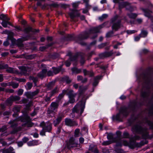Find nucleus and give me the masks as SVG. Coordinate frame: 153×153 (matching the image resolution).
I'll use <instances>...</instances> for the list:
<instances>
[{"instance_id":"nucleus-56","label":"nucleus","mask_w":153,"mask_h":153,"mask_svg":"<svg viewBox=\"0 0 153 153\" xmlns=\"http://www.w3.org/2000/svg\"><path fill=\"white\" fill-rule=\"evenodd\" d=\"M75 97H69V100L68 101V102L70 103H74L75 102V99L74 98Z\"/></svg>"},{"instance_id":"nucleus-61","label":"nucleus","mask_w":153,"mask_h":153,"mask_svg":"<svg viewBox=\"0 0 153 153\" xmlns=\"http://www.w3.org/2000/svg\"><path fill=\"white\" fill-rule=\"evenodd\" d=\"M6 129V127L5 126H3L1 128H0V132H5Z\"/></svg>"},{"instance_id":"nucleus-46","label":"nucleus","mask_w":153,"mask_h":153,"mask_svg":"<svg viewBox=\"0 0 153 153\" xmlns=\"http://www.w3.org/2000/svg\"><path fill=\"white\" fill-rule=\"evenodd\" d=\"M0 85L1 86L4 87H6L7 86H10V82L7 83L2 82L0 83Z\"/></svg>"},{"instance_id":"nucleus-48","label":"nucleus","mask_w":153,"mask_h":153,"mask_svg":"<svg viewBox=\"0 0 153 153\" xmlns=\"http://www.w3.org/2000/svg\"><path fill=\"white\" fill-rule=\"evenodd\" d=\"M107 137L108 139L109 140H112V142H114V141L113 140V137L112 134H109L107 135Z\"/></svg>"},{"instance_id":"nucleus-59","label":"nucleus","mask_w":153,"mask_h":153,"mask_svg":"<svg viewBox=\"0 0 153 153\" xmlns=\"http://www.w3.org/2000/svg\"><path fill=\"white\" fill-rule=\"evenodd\" d=\"M106 43H102L98 46L99 48L101 49L103 48L107 45Z\"/></svg>"},{"instance_id":"nucleus-10","label":"nucleus","mask_w":153,"mask_h":153,"mask_svg":"<svg viewBox=\"0 0 153 153\" xmlns=\"http://www.w3.org/2000/svg\"><path fill=\"white\" fill-rule=\"evenodd\" d=\"M16 121V120H11L9 123V124L11 125V127L14 128L13 131H12V133L13 134H14L16 133L21 129L20 128L17 127L18 124Z\"/></svg>"},{"instance_id":"nucleus-16","label":"nucleus","mask_w":153,"mask_h":153,"mask_svg":"<svg viewBox=\"0 0 153 153\" xmlns=\"http://www.w3.org/2000/svg\"><path fill=\"white\" fill-rule=\"evenodd\" d=\"M66 125L69 126H77V123L75 121H73L69 118H66L65 120Z\"/></svg>"},{"instance_id":"nucleus-26","label":"nucleus","mask_w":153,"mask_h":153,"mask_svg":"<svg viewBox=\"0 0 153 153\" xmlns=\"http://www.w3.org/2000/svg\"><path fill=\"white\" fill-rule=\"evenodd\" d=\"M55 82H49L46 85L48 90H51L55 85Z\"/></svg>"},{"instance_id":"nucleus-38","label":"nucleus","mask_w":153,"mask_h":153,"mask_svg":"<svg viewBox=\"0 0 153 153\" xmlns=\"http://www.w3.org/2000/svg\"><path fill=\"white\" fill-rule=\"evenodd\" d=\"M20 69L21 70V72L22 73L25 74L27 72V69L25 67H21Z\"/></svg>"},{"instance_id":"nucleus-18","label":"nucleus","mask_w":153,"mask_h":153,"mask_svg":"<svg viewBox=\"0 0 153 153\" xmlns=\"http://www.w3.org/2000/svg\"><path fill=\"white\" fill-rule=\"evenodd\" d=\"M66 94L68 95V97H75L77 95V93L74 92V91L72 90L67 89Z\"/></svg>"},{"instance_id":"nucleus-34","label":"nucleus","mask_w":153,"mask_h":153,"mask_svg":"<svg viewBox=\"0 0 153 153\" xmlns=\"http://www.w3.org/2000/svg\"><path fill=\"white\" fill-rule=\"evenodd\" d=\"M10 86H11L13 88H17L19 86V85L18 83H15L14 82H10Z\"/></svg>"},{"instance_id":"nucleus-7","label":"nucleus","mask_w":153,"mask_h":153,"mask_svg":"<svg viewBox=\"0 0 153 153\" xmlns=\"http://www.w3.org/2000/svg\"><path fill=\"white\" fill-rule=\"evenodd\" d=\"M59 102H52L50 107L48 108L47 111V114H53L54 112V111H56L59 106Z\"/></svg>"},{"instance_id":"nucleus-57","label":"nucleus","mask_w":153,"mask_h":153,"mask_svg":"<svg viewBox=\"0 0 153 153\" xmlns=\"http://www.w3.org/2000/svg\"><path fill=\"white\" fill-rule=\"evenodd\" d=\"M64 80L68 83H69L71 82V80L70 79L68 76H65L64 77Z\"/></svg>"},{"instance_id":"nucleus-36","label":"nucleus","mask_w":153,"mask_h":153,"mask_svg":"<svg viewBox=\"0 0 153 153\" xmlns=\"http://www.w3.org/2000/svg\"><path fill=\"white\" fill-rule=\"evenodd\" d=\"M29 78L30 80H31L33 81V82L36 85V82L38 81V78L36 77H34L33 76H29Z\"/></svg>"},{"instance_id":"nucleus-28","label":"nucleus","mask_w":153,"mask_h":153,"mask_svg":"<svg viewBox=\"0 0 153 153\" xmlns=\"http://www.w3.org/2000/svg\"><path fill=\"white\" fill-rule=\"evenodd\" d=\"M127 15L129 18L132 19H135L137 16V14L132 13H128Z\"/></svg>"},{"instance_id":"nucleus-39","label":"nucleus","mask_w":153,"mask_h":153,"mask_svg":"<svg viewBox=\"0 0 153 153\" xmlns=\"http://www.w3.org/2000/svg\"><path fill=\"white\" fill-rule=\"evenodd\" d=\"M147 32L146 31L144 30H142L140 35L141 37H145L147 36Z\"/></svg>"},{"instance_id":"nucleus-35","label":"nucleus","mask_w":153,"mask_h":153,"mask_svg":"<svg viewBox=\"0 0 153 153\" xmlns=\"http://www.w3.org/2000/svg\"><path fill=\"white\" fill-rule=\"evenodd\" d=\"M114 34L113 30L110 31L108 32L106 35V38H109L113 36Z\"/></svg>"},{"instance_id":"nucleus-64","label":"nucleus","mask_w":153,"mask_h":153,"mask_svg":"<svg viewBox=\"0 0 153 153\" xmlns=\"http://www.w3.org/2000/svg\"><path fill=\"white\" fill-rule=\"evenodd\" d=\"M141 96L143 97H145L146 96H148V93L145 92H142L141 93Z\"/></svg>"},{"instance_id":"nucleus-4","label":"nucleus","mask_w":153,"mask_h":153,"mask_svg":"<svg viewBox=\"0 0 153 153\" xmlns=\"http://www.w3.org/2000/svg\"><path fill=\"white\" fill-rule=\"evenodd\" d=\"M123 143L124 145L126 146H128L131 149H134L136 147H140L144 144L147 143H143V142H141L139 143H135L133 138H130V141L129 143L126 140H123Z\"/></svg>"},{"instance_id":"nucleus-9","label":"nucleus","mask_w":153,"mask_h":153,"mask_svg":"<svg viewBox=\"0 0 153 153\" xmlns=\"http://www.w3.org/2000/svg\"><path fill=\"white\" fill-rule=\"evenodd\" d=\"M108 24V22H105L97 27L92 28L90 30L89 32L88 33L89 34L90 33L99 32L100 29L104 27L107 26Z\"/></svg>"},{"instance_id":"nucleus-23","label":"nucleus","mask_w":153,"mask_h":153,"mask_svg":"<svg viewBox=\"0 0 153 153\" xmlns=\"http://www.w3.org/2000/svg\"><path fill=\"white\" fill-rule=\"evenodd\" d=\"M13 149L12 147H10L9 149H1L0 150V152H2V153H15L12 152Z\"/></svg>"},{"instance_id":"nucleus-58","label":"nucleus","mask_w":153,"mask_h":153,"mask_svg":"<svg viewBox=\"0 0 153 153\" xmlns=\"http://www.w3.org/2000/svg\"><path fill=\"white\" fill-rule=\"evenodd\" d=\"M60 5L62 8L65 9L67 7H68L70 6V5L69 4H60Z\"/></svg>"},{"instance_id":"nucleus-25","label":"nucleus","mask_w":153,"mask_h":153,"mask_svg":"<svg viewBox=\"0 0 153 153\" xmlns=\"http://www.w3.org/2000/svg\"><path fill=\"white\" fill-rule=\"evenodd\" d=\"M83 72L84 75H89L90 76H94V74L92 71H88L86 69L83 70Z\"/></svg>"},{"instance_id":"nucleus-2","label":"nucleus","mask_w":153,"mask_h":153,"mask_svg":"<svg viewBox=\"0 0 153 153\" xmlns=\"http://www.w3.org/2000/svg\"><path fill=\"white\" fill-rule=\"evenodd\" d=\"M111 22L112 24L111 28L113 30L117 31L120 28L121 20L119 19L118 16H116L112 18Z\"/></svg>"},{"instance_id":"nucleus-29","label":"nucleus","mask_w":153,"mask_h":153,"mask_svg":"<svg viewBox=\"0 0 153 153\" xmlns=\"http://www.w3.org/2000/svg\"><path fill=\"white\" fill-rule=\"evenodd\" d=\"M71 71L73 73L76 74L80 73L82 71V70L81 69H79L75 67L72 68Z\"/></svg>"},{"instance_id":"nucleus-20","label":"nucleus","mask_w":153,"mask_h":153,"mask_svg":"<svg viewBox=\"0 0 153 153\" xmlns=\"http://www.w3.org/2000/svg\"><path fill=\"white\" fill-rule=\"evenodd\" d=\"M7 68L5 69L7 72L11 73L19 74V72L17 71L14 70L12 68L9 67L7 65Z\"/></svg>"},{"instance_id":"nucleus-8","label":"nucleus","mask_w":153,"mask_h":153,"mask_svg":"<svg viewBox=\"0 0 153 153\" xmlns=\"http://www.w3.org/2000/svg\"><path fill=\"white\" fill-rule=\"evenodd\" d=\"M78 145L77 141H76L75 139L73 137L70 138L66 145L67 147L69 149L77 147Z\"/></svg>"},{"instance_id":"nucleus-43","label":"nucleus","mask_w":153,"mask_h":153,"mask_svg":"<svg viewBox=\"0 0 153 153\" xmlns=\"http://www.w3.org/2000/svg\"><path fill=\"white\" fill-rule=\"evenodd\" d=\"M79 132L80 130L79 128H77L75 130L74 136L75 137H78L79 136Z\"/></svg>"},{"instance_id":"nucleus-41","label":"nucleus","mask_w":153,"mask_h":153,"mask_svg":"<svg viewBox=\"0 0 153 153\" xmlns=\"http://www.w3.org/2000/svg\"><path fill=\"white\" fill-rule=\"evenodd\" d=\"M108 17V15L107 14H103L101 17L99 18V19L100 21H102L104 19H105Z\"/></svg>"},{"instance_id":"nucleus-49","label":"nucleus","mask_w":153,"mask_h":153,"mask_svg":"<svg viewBox=\"0 0 153 153\" xmlns=\"http://www.w3.org/2000/svg\"><path fill=\"white\" fill-rule=\"evenodd\" d=\"M115 151L117 153H125L123 150L120 149L116 148Z\"/></svg>"},{"instance_id":"nucleus-42","label":"nucleus","mask_w":153,"mask_h":153,"mask_svg":"<svg viewBox=\"0 0 153 153\" xmlns=\"http://www.w3.org/2000/svg\"><path fill=\"white\" fill-rule=\"evenodd\" d=\"M7 64L4 63L0 64V69H4L7 68Z\"/></svg>"},{"instance_id":"nucleus-50","label":"nucleus","mask_w":153,"mask_h":153,"mask_svg":"<svg viewBox=\"0 0 153 153\" xmlns=\"http://www.w3.org/2000/svg\"><path fill=\"white\" fill-rule=\"evenodd\" d=\"M11 97L12 99L14 101H15L19 100L20 99V97L17 96H11Z\"/></svg>"},{"instance_id":"nucleus-17","label":"nucleus","mask_w":153,"mask_h":153,"mask_svg":"<svg viewBox=\"0 0 153 153\" xmlns=\"http://www.w3.org/2000/svg\"><path fill=\"white\" fill-rule=\"evenodd\" d=\"M88 85L84 86L83 85H80L79 87L78 90L79 94V95L83 94L84 92L88 89Z\"/></svg>"},{"instance_id":"nucleus-3","label":"nucleus","mask_w":153,"mask_h":153,"mask_svg":"<svg viewBox=\"0 0 153 153\" xmlns=\"http://www.w3.org/2000/svg\"><path fill=\"white\" fill-rule=\"evenodd\" d=\"M129 113L128 108L123 107L120 108V113L117 114L116 115H114L112 117L113 120H115L119 121H122V118L120 116V114H122L124 116H127Z\"/></svg>"},{"instance_id":"nucleus-32","label":"nucleus","mask_w":153,"mask_h":153,"mask_svg":"<svg viewBox=\"0 0 153 153\" xmlns=\"http://www.w3.org/2000/svg\"><path fill=\"white\" fill-rule=\"evenodd\" d=\"M1 24L2 26L4 27H7V25L8 24L11 26H13L11 23L7 21H3L1 23Z\"/></svg>"},{"instance_id":"nucleus-14","label":"nucleus","mask_w":153,"mask_h":153,"mask_svg":"<svg viewBox=\"0 0 153 153\" xmlns=\"http://www.w3.org/2000/svg\"><path fill=\"white\" fill-rule=\"evenodd\" d=\"M124 7H126V9L127 10L131 11L133 10L132 7L130 5H129L128 3L127 2H125L119 4V8L120 10Z\"/></svg>"},{"instance_id":"nucleus-1","label":"nucleus","mask_w":153,"mask_h":153,"mask_svg":"<svg viewBox=\"0 0 153 153\" xmlns=\"http://www.w3.org/2000/svg\"><path fill=\"white\" fill-rule=\"evenodd\" d=\"M132 129L133 132L141 134L143 138L148 137V132L146 128H143L140 126L136 125L132 127Z\"/></svg>"},{"instance_id":"nucleus-55","label":"nucleus","mask_w":153,"mask_h":153,"mask_svg":"<svg viewBox=\"0 0 153 153\" xmlns=\"http://www.w3.org/2000/svg\"><path fill=\"white\" fill-rule=\"evenodd\" d=\"M31 30L32 28L31 27H28L26 28L24 30V31L26 33H28L29 32L31 31Z\"/></svg>"},{"instance_id":"nucleus-24","label":"nucleus","mask_w":153,"mask_h":153,"mask_svg":"<svg viewBox=\"0 0 153 153\" xmlns=\"http://www.w3.org/2000/svg\"><path fill=\"white\" fill-rule=\"evenodd\" d=\"M66 91L65 90H64L62 91V93L59 94L58 96L57 97V99L58 102H59L62 99L63 97L65 94H66Z\"/></svg>"},{"instance_id":"nucleus-15","label":"nucleus","mask_w":153,"mask_h":153,"mask_svg":"<svg viewBox=\"0 0 153 153\" xmlns=\"http://www.w3.org/2000/svg\"><path fill=\"white\" fill-rule=\"evenodd\" d=\"M64 117V115L62 114H59L57 118L53 121V123L54 126H56L59 124L61 121L62 119Z\"/></svg>"},{"instance_id":"nucleus-51","label":"nucleus","mask_w":153,"mask_h":153,"mask_svg":"<svg viewBox=\"0 0 153 153\" xmlns=\"http://www.w3.org/2000/svg\"><path fill=\"white\" fill-rule=\"evenodd\" d=\"M112 142L111 141H107L103 142L102 144L104 146H106L111 144Z\"/></svg>"},{"instance_id":"nucleus-27","label":"nucleus","mask_w":153,"mask_h":153,"mask_svg":"<svg viewBox=\"0 0 153 153\" xmlns=\"http://www.w3.org/2000/svg\"><path fill=\"white\" fill-rule=\"evenodd\" d=\"M61 66L59 67L58 68L53 67L52 69L53 71V73L55 74L58 73L61 69Z\"/></svg>"},{"instance_id":"nucleus-11","label":"nucleus","mask_w":153,"mask_h":153,"mask_svg":"<svg viewBox=\"0 0 153 153\" xmlns=\"http://www.w3.org/2000/svg\"><path fill=\"white\" fill-rule=\"evenodd\" d=\"M81 102H79V103L76 105L73 108L72 113H78L80 109L81 110L80 114H81L83 112L84 108V106L81 104Z\"/></svg>"},{"instance_id":"nucleus-60","label":"nucleus","mask_w":153,"mask_h":153,"mask_svg":"<svg viewBox=\"0 0 153 153\" xmlns=\"http://www.w3.org/2000/svg\"><path fill=\"white\" fill-rule=\"evenodd\" d=\"M26 126L27 127H31L33 125V124L30 121L27 122L26 124Z\"/></svg>"},{"instance_id":"nucleus-44","label":"nucleus","mask_w":153,"mask_h":153,"mask_svg":"<svg viewBox=\"0 0 153 153\" xmlns=\"http://www.w3.org/2000/svg\"><path fill=\"white\" fill-rule=\"evenodd\" d=\"M78 55L77 54H76L70 58V59L71 61H73L75 60L78 57Z\"/></svg>"},{"instance_id":"nucleus-19","label":"nucleus","mask_w":153,"mask_h":153,"mask_svg":"<svg viewBox=\"0 0 153 153\" xmlns=\"http://www.w3.org/2000/svg\"><path fill=\"white\" fill-rule=\"evenodd\" d=\"M47 71L46 69H42L41 71L37 74L38 77L41 79H42L44 77L46 76Z\"/></svg>"},{"instance_id":"nucleus-13","label":"nucleus","mask_w":153,"mask_h":153,"mask_svg":"<svg viewBox=\"0 0 153 153\" xmlns=\"http://www.w3.org/2000/svg\"><path fill=\"white\" fill-rule=\"evenodd\" d=\"M30 36H29L22 37L21 38L18 39L16 41V43L19 47H22L24 46L22 43L23 42L28 40Z\"/></svg>"},{"instance_id":"nucleus-12","label":"nucleus","mask_w":153,"mask_h":153,"mask_svg":"<svg viewBox=\"0 0 153 153\" xmlns=\"http://www.w3.org/2000/svg\"><path fill=\"white\" fill-rule=\"evenodd\" d=\"M40 126L42 127L45 131L50 132L52 129V124L51 123L45 124L44 122H42Z\"/></svg>"},{"instance_id":"nucleus-22","label":"nucleus","mask_w":153,"mask_h":153,"mask_svg":"<svg viewBox=\"0 0 153 153\" xmlns=\"http://www.w3.org/2000/svg\"><path fill=\"white\" fill-rule=\"evenodd\" d=\"M143 11L144 13L145 16L151 19L152 18L151 15V14L152 13V11L148 9H143Z\"/></svg>"},{"instance_id":"nucleus-5","label":"nucleus","mask_w":153,"mask_h":153,"mask_svg":"<svg viewBox=\"0 0 153 153\" xmlns=\"http://www.w3.org/2000/svg\"><path fill=\"white\" fill-rule=\"evenodd\" d=\"M89 36V34L87 32H85L83 33L79 34L76 38V42L82 45H86V43L81 41L87 38Z\"/></svg>"},{"instance_id":"nucleus-37","label":"nucleus","mask_w":153,"mask_h":153,"mask_svg":"<svg viewBox=\"0 0 153 153\" xmlns=\"http://www.w3.org/2000/svg\"><path fill=\"white\" fill-rule=\"evenodd\" d=\"M105 57H107L110 56H111L113 54V51H111L108 52H104Z\"/></svg>"},{"instance_id":"nucleus-21","label":"nucleus","mask_w":153,"mask_h":153,"mask_svg":"<svg viewBox=\"0 0 153 153\" xmlns=\"http://www.w3.org/2000/svg\"><path fill=\"white\" fill-rule=\"evenodd\" d=\"M39 91L38 89L32 92H29L27 94V96L28 98H31L33 97L39 93Z\"/></svg>"},{"instance_id":"nucleus-53","label":"nucleus","mask_w":153,"mask_h":153,"mask_svg":"<svg viewBox=\"0 0 153 153\" xmlns=\"http://www.w3.org/2000/svg\"><path fill=\"white\" fill-rule=\"evenodd\" d=\"M27 89L28 90L30 89L33 86L32 83L29 82L27 83Z\"/></svg>"},{"instance_id":"nucleus-62","label":"nucleus","mask_w":153,"mask_h":153,"mask_svg":"<svg viewBox=\"0 0 153 153\" xmlns=\"http://www.w3.org/2000/svg\"><path fill=\"white\" fill-rule=\"evenodd\" d=\"M6 17V15H4L3 14H2L0 15V19L2 20H3L4 19H5Z\"/></svg>"},{"instance_id":"nucleus-54","label":"nucleus","mask_w":153,"mask_h":153,"mask_svg":"<svg viewBox=\"0 0 153 153\" xmlns=\"http://www.w3.org/2000/svg\"><path fill=\"white\" fill-rule=\"evenodd\" d=\"M123 136L125 138H130L129 134L127 132H124L123 134Z\"/></svg>"},{"instance_id":"nucleus-6","label":"nucleus","mask_w":153,"mask_h":153,"mask_svg":"<svg viewBox=\"0 0 153 153\" xmlns=\"http://www.w3.org/2000/svg\"><path fill=\"white\" fill-rule=\"evenodd\" d=\"M71 12L69 13V15L71 18L73 19L74 18L77 17H80L81 19L84 20L85 19V16L83 15L80 16V14L78 12L77 10L76 9L71 10Z\"/></svg>"},{"instance_id":"nucleus-52","label":"nucleus","mask_w":153,"mask_h":153,"mask_svg":"<svg viewBox=\"0 0 153 153\" xmlns=\"http://www.w3.org/2000/svg\"><path fill=\"white\" fill-rule=\"evenodd\" d=\"M36 55L35 54L30 55L27 56V58L28 59H31L35 58Z\"/></svg>"},{"instance_id":"nucleus-31","label":"nucleus","mask_w":153,"mask_h":153,"mask_svg":"<svg viewBox=\"0 0 153 153\" xmlns=\"http://www.w3.org/2000/svg\"><path fill=\"white\" fill-rule=\"evenodd\" d=\"M89 149V150L93 152H97L98 150L96 146L93 145H90Z\"/></svg>"},{"instance_id":"nucleus-45","label":"nucleus","mask_w":153,"mask_h":153,"mask_svg":"<svg viewBox=\"0 0 153 153\" xmlns=\"http://www.w3.org/2000/svg\"><path fill=\"white\" fill-rule=\"evenodd\" d=\"M20 108L19 107L15 106L12 109L13 111L14 112L16 113L19 111Z\"/></svg>"},{"instance_id":"nucleus-33","label":"nucleus","mask_w":153,"mask_h":153,"mask_svg":"<svg viewBox=\"0 0 153 153\" xmlns=\"http://www.w3.org/2000/svg\"><path fill=\"white\" fill-rule=\"evenodd\" d=\"M7 39L11 40L13 44L14 43V42H15L16 39L13 38V33H11L8 36Z\"/></svg>"},{"instance_id":"nucleus-40","label":"nucleus","mask_w":153,"mask_h":153,"mask_svg":"<svg viewBox=\"0 0 153 153\" xmlns=\"http://www.w3.org/2000/svg\"><path fill=\"white\" fill-rule=\"evenodd\" d=\"M13 101H13V100L12 99L11 97L9 98H8L6 101V102L7 104H10V105H11Z\"/></svg>"},{"instance_id":"nucleus-47","label":"nucleus","mask_w":153,"mask_h":153,"mask_svg":"<svg viewBox=\"0 0 153 153\" xmlns=\"http://www.w3.org/2000/svg\"><path fill=\"white\" fill-rule=\"evenodd\" d=\"M37 142L36 141L32 140L28 143V145L29 146H32L36 144Z\"/></svg>"},{"instance_id":"nucleus-63","label":"nucleus","mask_w":153,"mask_h":153,"mask_svg":"<svg viewBox=\"0 0 153 153\" xmlns=\"http://www.w3.org/2000/svg\"><path fill=\"white\" fill-rule=\"evenodd\" d=\"M47 73V75L48 76H52L53 75V72L51 71H48Z\"/></svg>"},{"instance_id":"nucleus-30","label":"nucleus","mask_w":153,"mask_h":153,"mask_svg":"<svg viewBox=\"0 0 153 153\" xmlns=\"http://www.w3.org/2000/svg\"><path fill=\"white\" fill-rule=\"evenodd\" d=\"M59 89L57 87H56L53 89L51 91L50 93V97H52L55 94L58 93Z\"/></svg>"}]
</instances>
